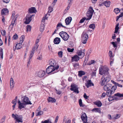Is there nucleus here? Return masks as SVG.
<instances>
[{
	"instance_id": "1",
	"label": "nucleus",
	"mask_w": 123,
	"mask_h": 123,
	"mask_svg": "<svg viewBox=\"0 0 123 123\" xmlns=\"http://www.w3.org/2000/svg\"><path fill=\"white\" fill-rule=\"evenodd\" d=\"M109 69L106 66H101L99 68V74L103 75L101 78L100 83L102 86L109 81L111 79V76L108 71Z\"/></svg>"
},
{
	"instance_id": "2",
	"label": "nucleus",
	"mask_w": 123,
	"mask_h": 123,
	"mask_svg": "<svg viewBox=\"0 0 123 123\" xmlns=\"http://www.w3.org/2000/svg\"><path fill=\"white\" fill-rule=\"evenodd\" d=\"M59 67V66L58 65L55 66V68L54 67V66H50L47 68L46 72L48 74H54L57 72L56 71H55V70H56Z\"/></svg>"
},
{
	"instance_id": "3",
	"label": "nucleus",
	"mask_w": 123,
	"mask_h": 123,
	"mask_svg": "<svg viewBox=\"0 0 123 123\" xmlns=\"http://www.w3.org/2000/svg\"><path fill=\"white\" fill-rule=\"evenodd\" d=\"M94 12L91 6H90L86 13L87 16L88 17L87 18H86V20H89L91 18Z\"/></svg>"
},
{
	"instance_id": "4",
	"label": "nucleus",
	"mask_w": 123,
	"mask_h": 123,
	"mask_svg": "<svg viewBox=\"0 0 123 123\" xmlns=\"http://www.w3.org/2000/svg\"><path fill=\"white\" fill-rule=\"evenodd\" d=\"M12 117L16 120L15 123H16L17 122H23V117L22 116H18L17 114H12Z\"/></svg>"
},
{
	"instance_id": "5",
	"label": "nucleus",
	"mask_w": 123,
	"mask_h": 123,
	"mask_svg": "<svg viewBox=\"0 0 123 123\" xmlns=\"http://www.w3.org/2000/svg\"><path fill=\"white\" fill-rule=\"evenodd\" d=\"M81 37L82 43L83 44H86L88 38V34L86 32L84 31L82 34Z\"/></svg>"
},
{
	"instance_id": "6",
	"label": "nucleus",
	"mask_w": 123,
	"mask_h": 123,
	"mask_svg": "<svg viewBox=\"0 0 123 123\" xmlns=\"http://www.w3.org/2000/svg\"><path fill=\"white\" fill-rule=\"evenodd\" d=\"M60 35L64 41L68 40L69 37V35L65 32L62 31L59 33Z\"/></svg>"
},
{
	"instance_id": "7",
	"label": "nucleus",
	"mask_w": 123,
	"mask_h": 123,
	"mask_svg": "<svg viewBox=\"0 0 123 123\" xmlns=\"http://www.w3.org/2000/svg\"><path fill=\"white\" fill-rule=\"evenodd\" d=\"M82 47L79 46L78 48V51L77 54L79 56L80 58H82L84 56L85 54L84 52H82L81 49Z\"/></svg>"
},
{
	"instance_id": "8",
	"label": "nucleus",
	"mask_w": 123,
	"mask_h": 123,
	"mask_svg": "<svg viewBox=\"0 0 123 123\" xmlns=\"http://www.w3.org/2000/svg\"><path fill=\"white\" fill-rule=\"evenodd\" d=\"M22 100V102L26 105H31L32 104L30 101L29 100L28 97L26 96H25L23 97Z\"/></svg>"
},
{
	"instance_id": "9",
	"label": "nucleus",
	"mask_w": 123,
	"mask_h": 123,
	"mask_svg": "<svg viewBox=\"0 0 123 123\" xmlns=\"http://www.w3.org/2000/svg\"><path fill=\"white\" fill-rule=\"evenodd\" d=\"M71 88L70 90L72 91H74V92L77 93H79L78 90V88L77 86L74 84H72L71 86Z\"/></svg>"
},
{
	"instance_id": "10",
	"label": "nucleus",
	"mask_w": 123,
	"mask_h": 123,
	"mask_svg": "<svg viewBox=\"0 0 123 123\" xmlns=\"http://www.w3.org/2000/svg\"><path fill=\"white\" fill-rule=\"evenodd\" d=\"M34 16V15H31L29 14L27 15L26 17V21H25V23L26 24H29L32 20V17Z\"/></svg>"
},
{
	"instance_id": "11",
	"label": "nucleus",
	"mask_w": 123,
	"mask_h": 123,
	"mask_svg": "<svg viewBox=\"0 0 123 123\" xmlns=\"http://www.w3.org/2000/svg\"><path fill=\"white\" fill-rule=\"evenodd\" d=\"M81 117L83 123L87 122V117L86 113H84L82 114L81 116Z\"/></svg>"
},
{
	"instance_id": "12",
	"label": "nucleus",
	"mask_w": 123,
	"mask_h": 123,
	"mask_svg": "<svg viewBox=\"0 0 123 123\" xmlns=\"http://www.w3.org/2000/svg\"><path fill=\"white\" fill-rule=\"evenodd\" d=\"M18 108L20 110L21 109L23 108H24L26 105L23 102L21 103L20 101L19 100L18 101Z\"/></svg>"
},
{
	"instance_id": "13",
	"label": "nucleus",
	"mask_w": 123,
	"mask_h": 123,
	"mask_svg": "<svg viewBox=\"0 0 123 123\" xmlns=\"http://www.w3.org/2000/svg\"><path fill=\"white\" fill-rule=\"evenodd\" d=\"M38 46L35 45L32 48V50L30 53V57H32L33 54L35 53V51L38 48Z\"/></svg>"
},
{
	"instance_id": "14",
	"label": "nucleus",
	"mask_w": 123,
	"mask_h": 123,
	"mask_svg": "<svg viewBox=\"0 0 123 123\" xmlns=\"http://www.w3.org/2000/svg\"><path fill=\"white\" fill-rule=\"evenodd\" d=\"M112 85L110 84H108L105 85L103 87L104 90L105 91H107L110 90L112 86Z\"/></svg>"
},
{
	"instance_id": "15",
	"label": "nucleus",
	"mask_w": 123,
	"mask_h": 123,
	"mask_svg": "<svg viewBox=\"0 0 123 123\" xmlns=\"http://www.w3.org/2000/svg\"><path fill=\"white\" fill-rule=\"evenodd\" d=\"M85 84L87 88H88L90 86L94 85V84L92 82L91 80H88L86 81V82Z\"/></svg>"
},
{
	"instance_id": "16",
	"label": "nucleus",
	"mask_w": 123,
	"mask_h": 123,
	"mask_svg": "<svg viewBox=\"0 0 123 123\" xmlns=\"http://www.w3.org/2000/svg\"><path fill=\"white\" fill-rule=\"evenodd\" d=\"M117 96L119 97H123V93L122 94H121L119 93H117L115 94L113 96V100H116L117 99V98L116 97Z\"/></svg>"
},
{
	"instance_id": "17",
	"label": "nucleus",
	"mask_w": 123,
	"mask_h": 123,
	"mask_svg": "<svg viewBox=\"0 0 123 123\" xmlns=\"http://www.w3.org/2000/svg\"><path fill=\"white\" fill-rule=\"evenodd\" d=\"M9 11L6 8L3 9L1 10V14L4 15H6L8 14Z\"/></svg>"
},
{
	"instance_id": "18",
	"label": "nucleus",
	"mask_w": 123,
	"mask_h": 123,
	"mask_svg": "<svg viewBox=\"0 0 123 123\" xmlns=\"http://www.w3.org/2000/svg\"><path fill=\"white\" fill-rule=\"evenodd\" d=\"M45 74V71H41L38 72L37 74L38 76L40 77H42L44 76Z\"/></svg>"
},
{
	"instance_id": "19",
	"label": "nucleus",
	"mask_w": 123,
	"mask_h": 123,
	"mask_svg": "<svg viewBox=\"0 0 123 123\" xmlns=\"http://www.w3.org/2000/svg\"><path fill=\"white\" fill-rule=\"evenodd\" d=\"M72 20V18L71 17H68L66 18L65 20V22L66 25H68L70 23Z\"/></svg>"
},
{
	"instance_id": "20",
	"label": "nucleus",
	"mask_w": 123,
	"mask_h": 123,
	"mask_svg": "<svg viewBox=\"0 0 123 123\" xmlns=\"http://www.w3.org/2000/svg\"><path fill=\"white\" fill-rule=\"evenodd\" d=\"M49 64L50 65V66H54L55 68V66H57V65H55L56 63L54 60L51 59L49 61Z\"/></svg>"
},
{
	"instance_id": "21",
	"label": "nucleus",
	"mask_w": 123,
	"mask_h": 123,
	"mask_svg": "<svg viewBox=\"0 0 123 123\" xmlns=\"http://www.w3.org/2000/svg\"><path fill=\"white\" fill-rule=\"evenodd\" d=\"M28 12L30 13H35L36 12V10L35 7H32L29 9Z\"/></svg>"
},
{
	"instance_id": "22",
	"label": "nucleus",
	"mask_w": 123,
	"mask_h": 123,
	"mask_svg": "<svg viewBox=\"0 0 123 123\" xmlns=\"http://www.w3.org/2000/svg\"><path fill=\"white\" fill-rule=\"evenodd\" d=\"M80 58L77 55H75L72 57V62H77L79 60Z\"/></svg>"
},
{
	"instance_id": "23",
	"label": "nucleus",
	"mask_w": 123,
	"mask_h": 123,
	"mask_svg": "<svg viewBox=\"0 0 123 123\" xmlns=\"http://www.w3.org/2000/svg\"><path fill=\"white\" fill-rule=\"evenodd\" d=\"M48 102H51L52 103H55L56 101V99L52 97H49L47 99Z\"/></svg>"
},
{
	"instance_id": "24",
	"label": "nucleus",
	"mask_w": 123,
	"mask_h": 123,
	"mask_svg": "<svg viewBox=\"0 0 123 123\" xmlns=\"http://www.w3.org/2000/svg\"><path fill=\"white\" fill-rule=\"evenodd\" d=\"M15 11H13L12 12V18L13 19L16 20L17 18L18 17V15L17 14L15 15Z\"/></svg>"
},
{
	"instance_id": "25",
	"label": "nucleus",
	"mask_w": 123,
	"mask_h": 123,
	"mask_svg": "<svg viewBox=\"0 0 123 123\" xmlns=\"http://www.w3.org/2000/svg\"><path fill=\"white\" fill-rule=\"evenodd\" d=\"M16 20L15 19L12 20L11 24L10 25V26L11 27V28L12 29L13 28L15 27L16 24V23L15 22Z\"/></svg>"
},
{
	"instance_id": "26",
	"label": "nucleus",
	"mask_w": 123,
	"mask_h": 123,
	"mask_svg": "<svg viewBox=\"0 0 123 123\" xmlns=\"http://www.w3.org/2000/svg\"><path fill=\"white\" fill-rule=\"evenodd\" d=\"M60 39L57 37L55 38L54 40V43L55 44H58L60 43Z\"/></svg>"
},
{
	"instance_id": "27",
	"label": "nucleus",
	"mask_w": 123,
	"mask_h": 123,
	"mask_svg": "<svg viewBox=\"0 0 123 123\" xmlns=\"http://www.w3.org/2000/svg\"><path fill=\"white\" fill-rule=\"evenodd\" d=\"M14 80L11 78L10 80V86L11 88H13L14 86Z\"/></svg>"
},
{
	"instance_id": "28",
	"label": "nucleus",
	"mask_w": 123,
	"mask_h": 123,
	"mask_svg": "<svg viewBox=\"0 0 123 123\" xmlns=\"http://www.w3.org/2000/svg\"><path fill=\"white\" fill-rule=\"evenodd\" d=\"M120 114H117L116 115H114L112 116V119L115 120L119 118L120 116Z\"/></svg>"
},
{
	"instance_id": "29",
	"label": "nucleus",
	"mask_w": 123,
	"mask_h": 123,
	"mask_svg": "<svg viewBox=\"0 0 123 123\" xmlns=\"http://www.w3.org/2000/svg\"><path fill=\"white\" fill-rule=\"evenodd\" d=\"M44 28L45 25L44 24L42 23L40 25V31L41 32H43L44 30Z\"/></svg>"
},
{
	"instance_id": "30",
	"label": "nucleus",
	"mask_w": 123,
	"mask_h": 123,
	"mask_svg": "<svg viewBox=\"0 0 123 123\" xmlns=\"http://www.w3.org/2000/svg\"><path fill=\"white\" fill-rule=\"evenodd\" d=\"M94 104L98 107H100L102 105V104L99 101H95L94 103Z\"/></svg>"
},
{
	"instance_id": "31",
	"label": "nucleus",
	"mask_w": 123,
	"mask_h": 123,
	"mask_svg": "<svg viewBox=\"0 0 123 123\" xmlns=\"http://www.w3.org/2000/svg\"><path fill=\"white\" fill-rule=\"evenodd\" d=\"M103 4L105 6L107 7H109L110 4V2L109 1H107L104 2L103 3Z\"/></svg>"
},
{
	"instance_id": "32",
	"label": "nucleus",
	"mask_w": 123,
	"mask_h": 123,
	"mask_svg": "<svg viewBox=\"0 0 123 123\" xmlns=\"http://www.w3.org/2000/svg\"><path fill=\"white\" fill-rule=\"evenodd\" d=\"M111 91H112L110 90V89L109 90L107 91L106 92V95L108 96H111L112 94H113V92H112Z\"/></svg>"
},
{
	"instance_id": "33",
	"label": "nucleus",
	"mask_w": 123,
	"mask_h": 123,
	"mask_svg": "<svg viewBox=\"0 0 123 123\" xmlns=\"http://www.w3.org/2000/svg\"><path fill=\"white\" fill-rule=\"evenodd\" d=\"M22 43H21L20 42L16 44L15 46L16 48L17 49H20L22 48Z\"/></svg>"
},
{
	"instance_id": "34",
	"label": "nucleus",
	"mask_w": 123,
	"mask_h": 123,
	"mask_svg": "<svg viewBox=\"0 0 123 123\" xmlns=\"http://www.w3.org/2000/svg\"><path fill=\"white\" fill-rule=\"evenodd\" d=\"M85 72L83 71H80L78 72V75L80 77H81L82 75H85Z\"/></svg>"
},
{
	"instance_id": "35",
	"label": "nucleus",
	"mask_w": 123,
	"mask_h": 123,
	"mask_svg": "<svg viewBox=\"0 0 123 123\" xmlns=\"http://www.w3.org/2000/svg\"><path fill=\"white\" fill-rule=\"evenodd\" d=\"M92 111L93 112H98L99 113H101V111L100 109L98 108H94L92 109Z\"/></svg>"
},
{
	"instance_id": "36",
	"label": "nucleus",
	"mask_w": 123,
	"mask_h": 123,
	"mask_svg": "<svg viewBox=\"0 0 123 123\" xmlns=\"http://www.w3.org/2000/svg\"><path fill=\"white\" fill-rule=\"evenodd\" d=\"M117 88V87L116 86H113L111 87V89L110 90L112 92H113V93H114L115 92V90Z\"/></svg>"
},
{
	"instance_id": "37",
	"label": "nucleus",
	"mask_w": 123,
	"mask_h": 123,
	"mask_svg": "<svg viewBox=\"0 0 123 123\" xmlns=\"http://www.w3.org/2000/svg\"><path fill=\"white\" fill-rule=\"evenodd\" d=\"M3 50L1 48L0 49V59H2L3 58Z\"/></svg>"
},
{
	"instance_id": "38",
	"label": "nucleus",
	"mask_w": 123,
	"mask_h": 123,
	"mask_svg": "<svg viewBox=\"0 0 123 123\" xmlns=\"http://www.w3.org/2000/svg\"><path fill=\"white\" fill-rule=\"evenodd\" d=\"M119 25V23H118L117 24L115 27V31L114 33H116L118 32V31L119 28V27H118Z\"/></svg>"
},
{
	"instance_id": "39",
	"label": "nucleus",
	"mask_w": 123,
	"mask_h": 123,
	"mask_svg": "<svg viewBox=\"0 0 123 123\" xmlns=\"http://www.w3.org/2000/svg\"><path fill=\"white\" fill-rule=\"evenodd\" d=\"M27 32L30 31L31 30V27L29 25H28L26 27Z\"/></svg>"
},
{
	"instance_id": "40",
	"label": "nucleus",
	"mask_w": 123,
	"mask_h": 123,
	"mask_svg": "<svg viewBox=\"0 0 123 123\" xmlns=\"http://www.w3.org/2000/svg\"><path fill=\"white\" fill-rule=\"evenodd\" d=\"M25 38V36L24 35L22 36L20 38V42L22 43Z\"/></svg>"
},
{
	"instance_id": "41",
	"label": "nucleus",
	"mask_w": 123,
	"mask_h": 123,
	"mask_svg": "<svg viewBox=\"0 0 123 123\" xmlns=\"http://www.w3.org/2000/svg\"><path fill=\"white\" fill-rule=\"evenodd\" d=\"M109 55L110 58H113L114 56V55H113V53L110 50L109 51Z\"/></svg>"
},
{
	"instance_id": "42",
	"label": "nucleus",
	"mask_w": 123,
	"mask_h": 123,
	"mask_svg": "<svg viewBox=\"0 0 123 123\" xmlns=\"http://www.w3.org/2000/svg\"><path fill=\"white\" fill-rule=\"evenodd\" d=\"M40 38V37L39 35V36L37 37V39L36 41V43L35 44V45L38 46V45L37 43L39 41Z\"/></svg>"
},
{
	"instance_id": "43",
	"label": "nucleus",
	"mask_w": 123,
	"mask_h": 123,
	"mask_svg": "<svg viewBox=\"0 0 123 123\" xmlns=\"http://www.w3.org/2000/svg\"><path fill=\"white\" fill-rule=\"evenodd\" d=\"M95 24H91L89 26V27L93 30L95 29Z\"/></svg>"
},
{
	"instance_id": "44",
	"label": "nucleus",
	"mask_w": 123,
	"mask_h": 123,
	"mask_svg": "<svg viewBox=\"0 0 123 123\" xmlns=\"http://www.w3.org/2000/svg\"><path fill=\"white\" fill-rule=\"evenodd\" d=\"M61 26H62V27L64 28H66L65 26L62 25V24H61V23H60L57 24L56 29L58 30L59 28V27H60Z\"/></svg>"
},
{
	"instance_id": "45",
	"label": "nucleus",
	"mask_w": 123,
	"mask_h": 123,
	"mask_svg": "<svg viewBox=\"0 0 123 123\" xmlns=\"http://www.w3.org/2000/svg\"><path fill=\"white\" fill-rule=\"evenodd\" d=\"M42 123H52V122L49 120L47 119V120H45L44 121H42L41 122Z\"/></svg>"
},
{
	"instance_id": "46",
	"label": "nucleus",
	"mask_w": 123,
	"mask_h": 123,
	"mask_svg": "<svg viewBox=\"0 0 123 123\" xmlns=\"http://www.w3.org/2000/svg\"><path fill=\"white\" fill-rule=\"evenodd\" d=\"M110 65L111 66L112 65L113 63L114 60V59L113 58H110Z\"/></svg>"
},
{
	"instance_id": "47",
	"label": "nucleus",
	"mask_w": 123,
	"mask_h": 123,
	"mask_svg": "<svg viewBox=\"0 0 123 123\" xmlns=\"http://www.w3.org/2000/svg\"><path fill=\"white\" fill-rule=\"evenodd\" d=\"M17 96L16 97L15 99L12 101V103L13 104H16L17 103Z\"/></svg>"
},
{
	"instance_id": "48",
	"label": "nucleus",
	"mask_w": 123,
	"mask_h": 123,
	"mask_svg": "<svg viewBox=\"0 0 123 123\" xmlns=\"http://www.w3.org/2000/svg\"><path fill=\"white\" fill-rule=\"evenodd\" d=\"M74 66L75 68H79V65L78 63H77L74 65Z\"/></svg>"
},
{
	"instance_id": "49",
	"label": "nucleus",
	"mask_w": 123,
	"mask_h": 123,
	"mask_svg": "<svg viewBox=\"0 0 123 123\" xmlns=\"http://www.w3.org/2000/svg\"><path fill=\"white\" fill-rule=\"evenodd\" d=\"M114 11L117 14L120 12V11L118 8L115 9Z\"/></svg>"
},
{
	"instance_id": "50",
	"label": "nucleus",
	"mask_w": 123,
	"mask_h": 123,
	"mask_svg": "<svg viewBox=\"0 0 123 123\" xmlns=\"http://www.w3.org/2000/svg\"><path fill=\"white\" fill-rule=\"evenodd\" d=\"M63 52L62 51H60L58 52V55L59 56L62 58V57Z\"/></svg>"
},
{
	"instance_id": "51",
	"label": "nucleus",
	"mask_w": 123,
	"mask_h": 123,
	"mask_svg": "<svg viewBox=\"0 0 123 123\" xmlns=\"http://www.w3.org/2000/svg\"><path fill=\"white\" fill-rule=\"evenodd\" d=\"M32 57H30V56L29 57V58L28 60V61L27 64V66H28L30 64V61H31V58H32Z\"/></svg>"
},
{
	"instance_id": "52",
	"label": "nucleus",
	"mask_w": 123,
	"mask_h": 123,
	"mask_svg": "<svg viewBox=\"0 0 123 123\" xmlns=\"http://www.w3.org/2000/svg\"><path fill=\"white\" fill-rule=\"evenodd\" d=\"M96 70L94 71L91 74V76L92 77L95 76H96Z\"/></svg>"
},
{
	"instance_id": "53",
	"label": "nucleus",
	"mask_w": 123,
	"mask_h": 123,
	"mask_svg": "<svg viewBox=\"0 0 123 123\" xmlns=\"http://www.w3.org/2000/svg\"><path fill=\"white\" fill-rule=\"evenodd\" d=\"M49 11L48 12H51L53 10V8L51 6H50L49 7Z\"/></svg>"
},
{
	"instance_id": "54",
	"label": "nucleus",
	"mask_w": 123,
	"mask_h": 123,
	"mask_svg": "<svg viewBox=\"0 0 123 123\" xmlns=\"http://www.w3.org/2000/svg\"><path fill=\"white\" fill-rule=\"evenodd\" d=\"M74 50L73 48L70 49V48H68L67 50L69 52H72Z\"/></svg>"
},
{
	"instance_id": "55",
	"label": "nucleus",
	"mask_w": 123,
	"mask_h": 123,
	"mask_svg": "<svg viewBox=\"0 0 123 123\" xmlns=\"http://www.w3.org/2000/svg\"><path fill=\"white\" fill-rule=\"evenodd\" d=\"M43 114V112L41 111L40 110L38 112L37 114V116L41 115Z\"/></svg>"
},
{
	"instance_id": "56",
	"label": "nucleus",
	"mask_w": 123,
	"mask_h": 123,
	"mask_svg": "<svg viewBox=\"0 0 123 123\" xmlns=\"http://www.w3.org/2000/svg\"><path fill=\"white\" fill-rule=\"evenodd\" d=\"M109 97V98H108V100L110 101H111L112 100H113V97H111V96H108Z\"/></svg>"
},
{
	"instance_id": "57",
	"label": "nucleus",
	"mask_w": 123,
	"mask_h": 123,
	"mask_svg": "<svg viewBox=\"0 0 123 123\" xmlns=\"http://www.w3.org/2000/svg\"><path fill=\"white\" fill-rule=\"evenodd\" d=\"M47 18H46L45 16L44 17H43V19L42 20V22L43 23H44V22H45V20L46 19H47Z\"/></svg>"
},
{
	"instance_id": "58",
	"label": "nucleus",
	"mask_w": 123,
	"mask_h": 123,
	"mask_svg": "<svg viewBox=\"0 0 123 123\" xmlns=\"http://www.w3.org/2000/svg\"><path fill=\"white\" fill-rule=\"evenodd\" d=\"M18 36L16 34H15L13 37V38L14 39H16L18 38Z\"/></svg>"
},
{
	"instance_id": "59",
	"label": "nucleus",
	"mask_w": 123,
	"mask_h": 123,
	"mask_svg": "<svg viewBox=\"0 0 123 123\" xmlns=\"http://www.w3.org/2000/svg\"><path fill=\"white\" fill-rule=\"evenodd\" d=\"M6 117L5 116H4L1 119V122L2 123L4 122L5 120Z\"/></svg>"
},
{
	"instance_id": "60",
	"label": "nucleus",
	"mask_w": 123,
	"mask_h": 123,
	"mask_svg": "<svg viewBox=\"0 0 123 123\" xmlns=\"http://www.w3.org/2000/svg\"><path fill=\"white\" fill-rule=\"evenodd\" d=\"M1 32L2 35L4 36L6 34V32L5 30H2L1 31Z\"/></svg>"
},
{
	"instance_id": "61",
	"label": "nucleus",
	"mask_w": 123,
	"mask_h": 123,
	"mask_svg": "<svg viewBox=\"0 0 123 123\" xmlns=\"http://www.w3.org/2000/svg\"><path fill=\"white\" fill-rule=\"evenodd\" d=\"M111 43L113 45L114 47V48L117 47V44L116 43H115V42H111Z\"/></svg>"
},
{
	"instance_id": "62",
	"label": "nucleus",
	"mask_w": 123,
	"mask_h": 123,
	"mask_svg": "<svg viewBox=\"0 0 123 123\" xmlns=\"http://www.w3.org/2000/svg\"><path fill=\"white\" fill-rule=\"evenodd\" d=\"M79 104L80 106H82V103L81 99H80L79 100Z\"/></svg>"
},
{
	"instance_id": "63",
	"label": "nucleus",
	"mask_w": 123,
	"mask_h": 123,
	"mask_svg": "<svg viewBox=\"0 0 123 123\" xmlns=\"http://www.w3.org/2000/svg\"><path fill=\"white\" fill-rule=\"evenodd\" d=\"M85 18H83L81 19L79 23H83L84 21L85 20Z\"/></svg>"
},
{
	"instance_id": "64",
	"label": "nucleus",
	"mask_w": 123,
	"mask_h": 123,
	"mask_svg": "<svg viewBox=\"0 0 123 123\" xmlns=\"http://www.w3.org/2000/svg\"><path fill=\"white\" fill-rule=\"evenodd\" d=\"M123 16V12H122V13L119 16H117V17L118 18L117 19H117L120 18L121 17H122Z\"/></svg>"
}]
</instances>
